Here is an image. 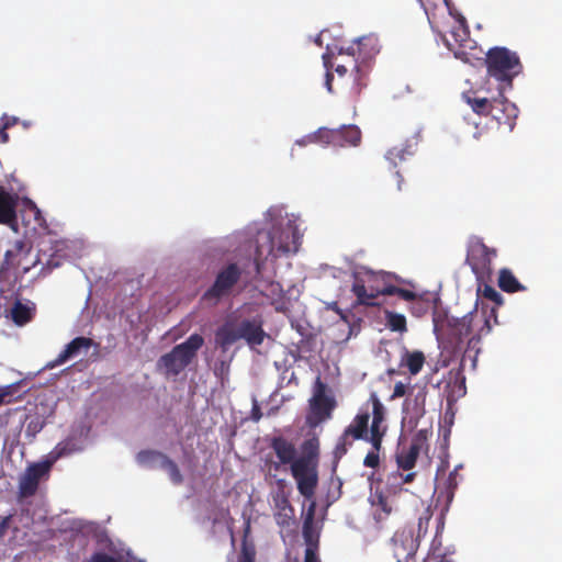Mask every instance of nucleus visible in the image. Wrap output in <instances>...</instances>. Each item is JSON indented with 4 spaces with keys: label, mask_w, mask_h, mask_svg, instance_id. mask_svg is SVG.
I'll use <instances>...</instances> for the list:
<instances>
[{
    "label": "nucleus",
    "mask_w": 562,
    "mask_h": 562,
    "mask_svg": "<svg viewBox=\"0 0 562 562\" xmlns=\"http://www.w3.org/2000/svg\"><path fill=\"white\" fill-rule=\"evenodd\" d=\"M495 307L491 308V315L485 312H471L461 318L449 316L446 312L434 314V331L438 339H445L454 355L462 351L460 367L465 368L467 362L474 369L480 352L481 338L487 335L491 329V316Z\"/></svg>",
    "instance_id": "f257e3e1"
},
{
    "label": "nucleus",
    "mask_w": 562,
    "mask_h": 562,
    "mask_svg": "<svg viewBox=\"0 0 562 562\" xmlns=\"http://www.w3.org/2000/svg\"><path fill=\"white\" fill-rule=\"evenodd\" d=\"M299 229L291 223L284 227H272L270 231L258 233L254 259L255 274L259 276L263 269V261L277 260L289 254H295L301 244Z\"/></svg>",
    "instance_id": "f03ea898"
},
{
    "label": "nucleus",
    "mask_w": 562,
    "mask_h": 562,
    "mask_svg": "<svg viewBox=\"0 0 562 562\" xmlns=\"http://www.w3.org/2000/svg\"><path fill=\"white\" fill-rule=\"evenodd\" d=\"M302 456L292 467L291 473L296 481L297 490L306 499H313L318 484L317 464L319 457V440L312 437L303 441Z\"/></svg>",
    "instance_id": "7ed1b4c3"
},
{
    "label": "nucleus",
    "mask_w": 562,
    "mask_h": 562,
    "mask_svg": "<svg viewBox=\"0 0 562 562\" xmlns=\"http://www.w3.org/2000/svg\"><path fill=\"white\" fill-rule=\"evenodd\" d=\"M396 276L383 270L373 271L369 268H361L353 274L351 292L356 296L358 305L379 306L376 299L380 295H389L392 280Z\"/></svg>",
    "instance_id": "20e7f679"
},
{
    "label": "nucleus",
    "mask_w": 562,
    "mask_h": 562,
    "mask_svg": "<svg viewBox=\"0 0 562 562\" xmlns=\"http://www.w3.org/2000/svg\"><path fill=\"white\" fill-rule=\"evenodd\" d=\"M262 325L263 322L260 317L225 323L216 330V344L224 350L240 339H244L250 348L260 346L267 337Z\"/></svg>",
    "instance_id": "39448f33"
},
{
    "label": "nucleus",
    "mask_w": 562,
    "mask_h": 562,
    "mask_svg": "<svg viewBox=\"0 0 562 562\" xmlns=\"http://www.w3.org/2000/svg\"><path fill=\"white\" fill-rule=\"evenodd\" d=\"M487 75L498 81V91L513 87L514 78L520 74L522 66L518 55L506 47L488 49L485 58Z\"/></svg>",
    "instance_id": "423d86ee"
},
{
    "label": "nucleus",
    "mask_w": 562,
    "mask_h": 562,
    "mask_svg": "<svg viewBox=\"0 0 562 562\" xmlns=\"http://www.w3.org/2000/svg\"><path fill=\"white\" fill-rule=\"evenodd\" d=\"M203 344L204 338L201 335L192 334L170 352L162 355L158 360V367L162 368L167 375L177 376L192 362Z\"/></svg>",
    "instance_id": "0eeeda50"
},
{
    "label": "nucleus",
    "mask_w": 562,
    "mask_h": 562,
    "mask_svg": "<svg viewBox=\"0 0 562 562\" xmlns=\"http://www.w3.org/2000/svg\"><path fill=\"white\" fill-rule=\"evenodd\" d=\"M380 52V43L376 35L369 34L359 37L357 42L347 48L340 47L339 55L349 57L352 70L357 72L356 81L359 88L366 86L361 79L367 74V64Z\"/></svg>",
    "instance_id": "6e6552de"
},
{
    "label": "nucleus",
    "mask_w": 562,
    "mask_h": 562,
    "mask_svg": "<svg viewBox=\"0 0 562 562\" xmlns=\"http://www.w3.org/2000/svg\"><path fill=\"white\" fill-rule=\"evenodd\" d=\"M370 401L372 403V422L368 442L371 445V450L366 454L363 465L366 468L376 469L380 467V450L382 449L383 437L386 434V426L383 425L385 407L374 392L370 394Z\"/></svg>",
    "instance_id": "1a4fd4ad"
},
{
    "label": "nucleus",
    "mask_w": 562,
    "mask_h": 562,
    "mask_svg": "<svg viewBox=\"0 0 562 562\" xmlns=\"http://www.w3.org/2000/svg\"><path fill=\"white\" fill-rule=\"evenodd\" d=\"M66 454V447L56 446L50 453V460L32 463L20 479L19 493L22 497L35 495L42 479L47 477L56 460Z\"/></svg>",
    "instance_id": "9d476101"
},
{
    "label": "nucleus",
    "mask_w": 562,
    "mask_h": 562,
    "mask_svg": "<svg viewBox=\"0 0 562 562\" xmlns=\"http://www.w3.org/2000/svg\"><path fill=\"white\" fill-rule=\"evenodd\" d=\"M243 273L235 262L223 267L217 272L213 284L203 293L202 301L216 305L222 299L229 296L234 286L241 280Z\"/></svg>",
    "instance_id": "9b49d317"
},
{
    "label": "nucleus",
    "mask_w": 562,
    "mask_h": 562,
    "mask_svg": "<svg viewBox=\"0 0 562 562\" xmlns=\"http://www.w3.org/2000/svg\"><path fill=\"white\" fill-rule=\"evenodd\" d=\"M495 256L496 250L487 247L482 238L472 236L469 239L465 262L477 280H483L491 274L492 260Z\"/></svg>",
    "instance_id": "f8f14e48"
},
{
    "label": "nucleus",
    "mask_w": 562,
    "mask_h": 562,
    "mask_svg": "<svg viewBox=\"0 0 562 562\" xmlns=\"http://www.w3.org/2000/svg\"><path fill=\"white\" fill-rule=\"evenodd\" d=\"M499 93V98L492 100L487 116L495 120L498 125L506 126L512 131L516 124L518 109L513 102L503 97V92Z\"/></svg>",
    "instance_id": "ddd939ff"
},
{
    "label": "nucleus",
    "mask_w": 562,
    "mask_h": 562,
    "mask_svg": "<svg viewBox=\"0 0 562 562\" xmlns=\"http://www.w3.org/2000/svg\"><path fill=\"white\" fill-rule=\"evenodd\" d=\"M427 429H419L414 435L409 448L401 451L396 457V462L400 469L407 471L415 467L420 451L427 446Z\"/></svg>",
    "instance_id": "4468645a"
},
{
    "label": "nucleus",
    "mask_w": 562,
    "mask_h": 562,
    "mask_svg": "<svg viewBox=\"0 0 562 562\" xmlns=\"http://www.w3.org/2000/svg\"><path fill=\"white\" fill-rule=\"evenodd\" d=\"M19 195L8 191L0 186V224L9 226L12 231L18 232L16 207Z\"/></svg>",
    "instance_id": "2eb2a0df"
},
{
    "label": "nucleus",
    "mask_w": 562,
    "mask_h": 562,
    "mask_svg": "<svg viewBox=\"0 0 562 562\" xmlns=\"http://www.w3.org/2000/svg\"><path fill=\"white\" fill-rule=\"evenodd\" d=\"M92 346L98 347L99 345L89 337H76L65 346L64 350L57 356L56 359L49 361L45 366V369H54L67 362L68 360L78 357L82 352H87Z\"/></svg>",
    "instance_id": "dca6fc26"
},
{
    "label": "nucleus",
    "mask_w": 562,
    "mask_h": 562,
    "mask_svg": "<svg viewBox=\"0 0 562 562\" xmlns=\"http://www.w3.org/2000/svg\"><path fill=\"white\" fill-rule=\"evenodd\" d=\"M373 518L379 528H383L389 517L397 510L394 496L385 495L382 491H375L371 495Z\"/></svg>",
    "instance_id": "f3484780"
},
{
    "label": "nucleus",
    "mask_w": 562,
    "mask_h": 562,
    "mask_svg": "<svg viewBox=\"0 0 562 562\" xmlns=\"http://www.w3.org/2000/svg\"><path fill=\"white\" fill-rule=\"evenodd\" d=\"M371 414L372 403L369 398L368 402L361 407L359 413L353 417L351 423L345 428V430L353 438L368 441L370 436L369 420Z\"/></svg>",
    "instance_id": "a211bd4d"
},
{
    "label": "nucleus",
    "mask_w": 562,
    "mask_h": 562,
    "mask_svg": "<svg viewBox=\"0 0 562 562\" xmlns=\"http://www.w3.org/2000/svg\"><path fill=\"white\" fill-rule=\"evenodd\" d=\"M274 513L273 517L277 525L281 528H289L295 522V510L291 505L288 495L281 491L273 496Z\"/></svg>",
    "instance_id": "6ab92c4d"
},
{
    "label": "nucleus",
    "mask_w": 562,
    "mask_h": 562,
    "mask_svg": "<svg viewBox=\"0 0 562 562\" xmlns=\"http://www.w3.org/2000/svg\"><path fill=\"white\" fill-rule=\"evenodd\" d=\"M31 250L32 246L25 240H14L4 252L1 270L9 271L21 267L22 260L30 255Z\"/></svg>",
    "instance_id": "aec40b11"
},
{
    "label": "nucleus",
    "mask_w": 562,
    "mask_h": 562,
    "mask_svg": "<svg viewBox=\"0 0 562 562\" xmlns=\"http://www.w3.org/2000/svg\"><path fill=\"white\" fill-rule=\"evenodd\" d=\"M336 406L333 397L328 398H311L310 407L311 413L307 416V424L311 427H316L324 420L331 417V412Z\"/></svg>",
    "instance_id": "412c9836"
},
{
    "label": "nucleus",
    "mask_w": 562,
    "mask_h": 562,
    "mask_svg": "<svg viewBox=\"0 0 562 562\" xmlns=\"http://www.w3.org/2000/svg\"><path fill=\"white\" fill-rule=\"evenodd\" d=\"M394 554L401 558L414 555L418 548L417 538H414L411 531H396L392 537Z\"/></svg>",
    "instance_id": "4be33fe9"
},
{
    "label": "nucleus",
    "mask_w": 562,
    "mask_h": 562,
    "mask_svg": "<svg viewBox=\"0 0 562 562\" xmlns=\"http://www.w3.org/2000/svg\"><path fill=\"white\" fill-rule=\"evenodd\" d=\"M270 447L281 464H290L292 467L293 462L297 459L295 446L284 437L272 438Z\"/></svg>",
    "instance_id": "5701e85b"
},
{
    "label": "nucleus",
    "mask_w": 562,
    "mask_h": 562,
    "mask_svg": "<svg viewBox=\"0 0 562 562\" xmlns=\"http://www.w3.org/2000/svg\"><path fill=\"white\" fill-rule=\"evenodd\" d=\"M497 283L499 289L506 293H516L527 290V288L518 281L513 271L508 268L499 270Z\"/></svg>",
    "instance_id": "b1692460"
},
{
    "label": "nucleus",
    "mask_w": 562,
    "mask_h": 562,
    "mask_svg": "<svg viewBox=\"0 0 562 562\" xmlns=\"http://www.w3.org/2000/svg\"><path fill=\"white\" fill-rule=\"evenodd\" d=\"M316 503L314 501L311 502L303 519V537L308 546L314 547L317 550V543L314 540V518H315Z\"/></svg>",
    "instance_id": "393cba45"
},
{
    "label": "nucleus",
    "mask_w": 562,
    "mask_h": 562,
    "mask_svg": "<svg viewBox=\"0 0 562 562\" xmlns=\"http://www.w3.org/2000/svg\"><path fill=\"white\" fill-rule=\"evenodd\" d=\"M339 133V138L337 139L338 147L344 146H358L361 140V131L356 125H344L340 128H337Z\"/></svg>",
    "instance_id": "a878e982"
},
{
    "label": "nucleus",
    "mask_w": 562,
    "mask_h": 562,
    "mask_svg": "<svg viewBox=\"0 0 562 562\" xmlns=\"http://www.w3.org/2000/svg\"><path fill=\"white\" fill-rule=\"evenodd\" d=\"M35 308L16 301L11 308V318L18 326H24L33 319Z\"/></svg>",
    "instance_id": "bb28decb"
},
{
    "label": "nucleus",
    "mask_w": 562,
    "mask_h": 562,
    "mask_svg": "<svg viewBox=\"0 0 562 562\" xmlns=\"http://www.w3.org/2000/svg\"><path fill=\"white\" fill-rule=\"evenodd\" d=\"M424 363L425 355L419 350H406L402 359V364H404L408 369L412 375L418 374L422 371Z\"/></svg>",
    "instance_id": "cd10ccee"
},
{
    "label": "nucleus",
    "mask_w": 562,
    "mask_h": 562,
    "mask_svg": "<svg viewBox=\"0 0 562 562\" xmlns=\"http://www.w3.org/2000/svg\"><path fill=\"white\" fill-rule=\"evenodd\" d=\"M339 137L337 128L321 127L308 138L311 143L336 146Z\"/></svg>",
    "instance_id": "c85d7f7f"
},
{
    "label": "nucleus",
    "mask_w": 562,
    "mask_h": 562,
    "mask_svg": "<svg viewBox=\"0 0 562 562\" xmlns=\"http://www.w3.org/2000/svg\"><path fill=\"white\" fill-rule=\"evenodd\" d=\"M166 454L156 450H142L137 453V462L148 468L160 467Z\"/></svg>",
    "instance_id": "c756f323"
},
{
    "label": "nucleus",
    "mask_w": 562,
    "mask_h": 562,
    "mask_svg": "<svg viewBox=\"0 0 562 562\" xmlns=\"http://www.w3.org/2000/svg\"><path fill=\"white\" fill-rule=\"evenodd\" d=\"M356 440L358 439L353 438L350 434L344 430L342 434L339 436L333 451L335 461H339L352 447Z\"/></svg>",
    "instance_id": "7c9ffc66"
},
{
    "label": "nucleus",
    "mask_w": 562,
    "mask_h": 562,
    "mask_svg": "<svg viewBox=\"0 0 562 562\" xmlns=\"http://www.w3.org/2000/svg\"><path fill=\"white\" fill-rule=\"evenodd\" d=\"M386 326L392 331L404 333L407 330L406 318L403 314H398L391 311H385Z\"/></svg>",
    "instance_id": "2f4dec72"
},
{
    "label": "nucleus",
    "mask_w": 562,
    "mask_h": 562,
    "mask_svg": "<svg viewBox=\"0 0 562 562\" xmlns=\"http://www.w3.org/2000/svg\"><path fill=\"white\" fill-rule=\"evenodd\" d=\"M413 153L414 150L412 145L394 146L387 150L385 158L396 166L397 162L403 161L407 155H413Z\"/></svg>",
    "instance_id": "473e14b6"
},
{
    "label": "nucleus",
    "mask_w": 562,
    "mask_h": 562,
    "mask_svg": "<svg viewBox=\"0 0 562 562\" xmlns=\"http://www.w3.org/2000/svg\"><path fill=\"white\" fill-rule=\"evenodd\" d=\"M247 532L248 529L244 535L237 562H255L256 560V547L251 541L247 540Z\"/></svg>",
    "instance_id": "72a5a7b5"
},
{
    "label": "nucleus",
    "mask_w": 562,
    "mask_h": 562,
    "mask_svg": "<svg viewBox=\"0 0 562 562\" xmlns=\"http://www.w3.org/2000/svg\"><path fill=\"white\" fill-rule=\"evenodd\" d=\"M160 468L168 472L169 477L173 484L179 485L182 483L183 476H182L177 463L173 460H171L169 457L165 456V458H162Z\"/></svg>",
    "instance_id": "f704fd0d"
},
{
    "label": "nucleus",
    "mask_w": 562,
    "mask_h": 562,
    "mask_svg": "<svg viewBox=\"0 0 562 562\" xmlns=\"http://www.w3.org/2000/svg\"><path fill=\"white\" fill-rule=\"evenodd\" d=\"M467 102L476 114L487 116L492 100H488L487 98L468 97Z\"/></svg>",
    "instance_id": "c9c22d12"
},
{
    "label": "nucleus",
    "mask_w": 562,
    "mask_h": 562,
    "mask_svg": "<svg viewBox=\"0 0 562 562\" xmlns=\"http://www.w3.org/2000/svg\"><path fill=\"white\" fill-rule=\"evenodd\" d=\"M334 55H335L334 52H331L329 49V47H327L326 52L323 54V63H324V67L326 68L325 86L329 92H331V90H333L331 83H333L334 77L331 74V69L334 67V63H333Z\"/></svg>",
    "instance_id": "e433bc0d"
},
{
    "label": "nucleus",
    "mask_w": 562,
    "mask_h": 562,
    "mask_svg": "<svg viewBox=\"0 0 562 562\" xmlns=\"http://www.w3.org/2000/svg\"><path fill=\"white\" fill-rule=\"evenodd\" d=\"M426 397H427V390L426 387H420L417 393L414 395L413 400V411L416 416L422 417L426 413L425 406H426Z\"/></svg>",
    "instance_id": "4c0bfd02"
},
{
    "label": "nucleus",
    "mask_w": 562,
    "mask_h": 562,
    "mask_svg": "<svg viewBox=\"0 0 562 562\" xmlns=\"http://www.w3.org/2000/svg\"><path fill=\"white\" fill-rule=\"evenodd\" d=\"M19 122V119L15 116H9L7 114H3L0 119V140L2 143L9 142V134L7 133V130L10 127L16 125Z\"/></svg>",
    "instance_id": "58836bf2"
},
{
    "label": "nucleus",
    "mask_w": 562,
    "mask_h": 562,
    "mask_svg": "<svg viewBox=\"0 0 562 562\" xmlns=\"http://www.w3.org/2000/svg\"><path fill=\"white\" fill-rule=\"evenodd\" d=\"M387 291L389 295H397L398 297L407 302H415L419 297V294L407 289L398 288L393 283L391 285V289Z\"/></svg>",
    "instance_id": "ea45409f"
},
{
    "label": "nucleus",
    "mask_w": 562,
    "mask_h": 562,
    "mask_svg": "<svg viewBox=\"0 0 562 562\" xmlns=\"http://www.w3.org/2000/svg\"><path fill=\"white\" fill-rule=\"evenodd\" d=\"M482 295H483V297L494 302L495 307L501 306L504 302L502 294L499 292H497L495 290V288H493L492 285L486 284V283L483 286Z\"/></svg>",
    "instance_id": "a19ab883"
},
{
    "label": "nucleus",
    "mask_w": 562,
    "mask_h": 562,
    "mask_svg": "<svg viewBox=\"0 0 562 562\" xmlns=\"http://www.w3.org/2000/svg\"><path fill=\"white\" fill-rule=\"evenodd\" d=\"M44 427V420L41 417L35 416L31 418L26 425V435L34 437L38 434Z\"/></svg>",
    "instance_id": "79ce46f5"
},
{
    "label": "nucleus",
    "mask_w": 562,
    "mask_h": 562,
    "mask_svg": "<svg viewBox=\"0 0 562 562\" xmlns=\"http://www.w3.org/2000/svg\"><path fill=\"white\" fill-rule=\"evenodd\" d=\"M411 311L413 314L420 316L425 314L428 311L429 303L428 301L424 300L422 295L417 299V301L412 302Z\"/></svg>",
    "instance_id": "37998d69"
},
{
    "label": "nucleus",
    "mask_w": 562,
    "mask_h": 562,
    "mask_svg": "<svg viewBox=\"0 0 562 562\" xmlns=\"http://www.w3.org/2000/svg\"><path fill=\"white\" fill-rule=\"evenodd\" d=\"M89 562H122L120 559H116L104 552H95L91 555Z\"/></svg>",
    "instance_id": "c03bdc74"
},
{
    "label": "nucleus",
    "mask_w": 562,
    "mask_h": 562,
    "mask_svg": "<svg viewBox=\"0 0 562 562\" xmlns=\"http://www.w3.org/2000/svg\"><path fill=\"white\" fill-rule=\"evenodd\" d=\"M326 384L321 380V378H317L315 381V390L312 398H328L329 396L326 395Z\"/></svg>",
    "instance_id": "a18cd8bd"
},
{
    "label": "nucleus",
    "mask_w": 562,
    "mask_h": 562,
    "mask_svg": "<svg viewBox=\"0 0 562 562\" xmlns=\"http://www.w3.org/2000/svg\"><path fill=\"white\" fill-rule=\"evenodd\" d=\"M304 562H321V559L317 555L316 549L314 547H306L304 553Z\"/></svg>",
    "instance_id": "49530a36"
},
{
    "label": "nucleus",
    "mask_w": 562,
    "mask_h": 562,
    "mask_svg": "<svg viewBox=\"0 0 562 562\" xmlns=\"http://www.w3.org/2000/svg\"><path fill=\"white\" fill-rule=\"evenodd\" d=\"M416 476V473L415 472H411V473H407L405 475H403L402 473H395L393 474V477L396 480V479H400V482L398 484L402 485V484H405V483H411L414 481Z\"/></svg>",
    "instance_id": "de8ad7c7"
},
{
    "label": "nucleus",
    "mask_w": 562,
    "mask_h": 562,
    "mask_svg": "<svg viewBox=\"0 0 562 562\" xmlns=\"http://www.w3.org/2000/svg\"><path fill=\"white\" fill-rule=\"evenodd\" d=\"M10 521H11V516L10 515L1 518V521H0V539L4 538V536L7 535Z\"/></svg>",
    "instance_id": "09e8293b"
},
{
    "label": "nucleus",
    "mask_w": 562,
    "mask_h": 562,
    "mask_svg": "<svg viewBox=\"0 0 562 562\" xmlns=\"http://www.w3.org/2000/svg\"><path fill=\"white\" fill-rule=\"evenodd\" d=\"M429 519H430L429 516L419 517V519H418V536H417V538L420 536L422 532L426 533L427 524H428Z\"/></svg>",
    "instance_id": "8fccbe9b"
},
{
    "label": "nucleus",
    "mask_w": 562,
    "mask_h": 562,
    "mask_svg": "<svg viewBox=\"0 0 562 562\" xmlns=\"http://www.w3.org/2000/svg\"><path fill=\"white\" fill-rule=\"evenodd\" d=\"M348 67H351L352 66L349 64V60L347 63H344V64H337L336 67H335V71L339 75V76H344L347 74L348 71Z\"/></svg>",
    "instance_id": "3c124183"
},
{
    "label": "nucleus",
    "mask_w": 562,
    "mask_h": 562,
    "mask_svg": "<svg viewBox=\"0 0 562 562\" xmlns=\"http://www.w3.org/2000/svg\"><path fill=\"white\" fill-rule=\"evenodd\" d=\"M406 393V387L404 384L402 383H396L395 386H394V393H393V396L394 397H401V396H404Z\"/></svg>",
    "instance_id": "603ef678"
},
{
    "label": "nucleus",
    "mask_w": 562,
    "mask_h": 562,
    "mask_svg": "<svg viewBox=\"0 0 562 562\" xmlns=\"http://www.w3.org/2000/svg\"><path fill=\"white\" fill-rule=\"evenodd\" d=\"M261 417H262L261 409H260L259 405L255 402L252 409H251V418H252V420L258 422V420H260Z\"/></svg>",
    "instance_id": "864d4df0"
},
{
    "label": "nucleus",
    "mask_w": 562,
    "mask_h": 562,
    "mask_svg": "<svg viewBox=\"0 0 562 562\" xmlns=\"http://www.w3.org/2000/svg\"><path fill=\"white\" fill-rule=\"evenodd\" d=\"M40 262V259L36 258L32 263L22 266V273H27L33 267H35Z\"/></svg>",
    "instance_id": "5fc2aeb1"
},
{
    "label": "nucleus",
    "mask_w": 562,
    "mask_h": 562,
    "mask_svg": "<svg viewBox=\"0 0 562 562\" xmlns=\"http://www.w3.org/2000/svg\"><path fill=\"white\" fill-rule=\"evenodd\" d=\"M55 267H58V263L53 265L52 261H49L47 267L42 268L41 273L45 276L46 273H48L52 270V268H55Z\"/></svg>",
    "instance_id": "6e6d98bb"
},
{
    "label": "nucleus",
    "mask_w": 562,
    "mask_h": 562,
    "mask_svg": "<svg viewBox=\"0 0 562 562\" xmlns=\"http://www.w3.org/2000/svg\"><path fill=\"white\" fill-rule=\"evenodd\" d=\"M448 483H449V487H456L457 486L453 473H450V475L448 477Z\"/></svg>",
    "instance_id": "4d7b16f0"
},
{
    "label": "nucleus",
    "mask_w": 562,
    "mask_h": 562,
    "mask_svg": "<svg viewBox=\"0 0 562 562\" xmlns=\"http://www.w3.org/2000/svg\"><path fill=\"white\" fill-rule=\"evenodd\" d=\"M9 394H10L9 392H3L0 394V406L4 403V398Z\"/></svg>",
    "instance_id": "13d9d810"
},
{
    "label": "nucleus",
    "mask_w": 562,
    "mask_h": 562,
    "mask_svg": "<svg viewBox=\"0 0 562 562\" xmlns=\"http://www.w3.org/2000/svg\"><path fill=\"white\" fill-rule=\"evenodd\" d=\"M31 210L34 212L36 216L40 215V210L36 207L35 204L31 203Z\"/></svg>",
    "instance_id": "bf43d9fd"
}]
</instances>
